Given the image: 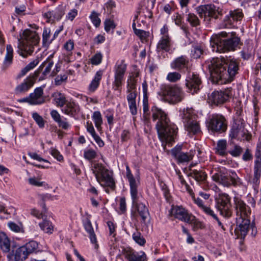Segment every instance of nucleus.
Listing matches in <instances>:
<instances>
[{"label":"nucleus","mask_w":261,"mask_h":261,"mask_svg":"<svg viewBox=\"0 0 261 261\" xmlns=\"http://www.w3.org/2000/svg\"><path fill=\"white\" fill-rule=\"evenodd\" d=\"M151 111L153 120H159L156 128L160 140L165 144L173 142L177 134L176 126L170 122L167 114L161 109L153 107Z\"/></svg>","instance_id":"f257e3e1"},{"label":"nucleus","mask_w":261,"mask_h":261,"mask_svg":"<svg viewBox=\"0 0 261 261\" xmlns=\"http://www.w3.org/2000/svg\"><path fill=\"white\" fill-rule=\"evenodd\" d=\"M240 38L235 33L227 34L222 32L220 34L213 35L211 39V46L214 51L224 53L233 50L237 47Z\"/></svg>","instance_id":"f03ea898"},{"label":"nucleus","mask_w":261,"mask_h":261,"mask_svg":"<svg viewBox=\"0 0 261 261\" xmlns=\"http://www.w3.org/2000/svg\"><path fill=\"white\" fill-rule=\"evenodd\" d=\"M210 79L213 84L222 85L226 83L227 64L223 58H214L207 62Z\"/></svg>","instance_id":"7ed1b4c3"},{"label":"nucleus","mask_w":261,"mask_h":261,"mask_svg":"<svg viewBox=\"0 0 261 261\" xmlns=\"http://www.w3.org/2000/svg\"><path fill=\"white\" fill-rule=\"evenodd\" d=\"M40 40L38 33L35 31L27 29L24 31L21 41L18 45V54L23 57H27L34 52Z\"/></svg>","instance_id":"20e7f679"},{"label":"nucleus","mask_w":261,"mask_h":261,"mask_svg":"<svg viewBox=\"0 0 261 261\" xmlns=\"http://www.w3.org/2000/svg\"><path fill=\"white\" fill-rule=\"evenodd\" d=\"M159 94L171 104H176L181 102L185 98V92L182 88L177 85H163L161 87Z\"/></svg>","instance_id":"39448f33"},{"label":"nucleus","mask_w":261,"mask_h":261,"mask_svg":"<svg viewBox=\"0 0 261 261\" xmlns=\"http://www.w3.org/2000/svg\"><path fill=\"white\" fill-rule=\"evenodd\" d=\"M92 170L97 181L102 186H108L111 188L115 187L112 172L104 167L102 164L94 163L92 166Z\"/></svg>","instance_id":"423d86ee"},{"label":"nucleus","mask_w":261,"mask_h":261,"mask_svg":"<svg viewBox=\"0 0 261 261\" xmlns=\"http://www.w3.org/2000/svg\"><path fill=\"white\" fill-rule=\"evenodd\" d=\"M212 179L224 187H229L232 185L239 186L242 185L241 179L235 172H230L229 174L222 171L214 173L212 176Z\"/></svg>","instance_id":"0eeeda50"},{"label":"nucleus","mask_w":261,"mask_h":261,"mask_svg":"<svg viewBox=\"0 0 261 261\" xmlns=\"http://www.w3.org/2000/svg\"><path fill=\"white\" fill-rule=\"evenodd\" d=\"M196 11L199 17L206 20L207 18L210 20L211 18L217 19L219 15H222V9L216 7L213 4L200 5L196 8Z\"/></svg>","instance_id":"6e6552de"},{"label":"nucleus","mask_w":261,"mask_h":261,"mask_svg":"<svg viewBox=\"0 0 261 261\" xmlns=\"http://www.w3.org/2000/svg\"><path fill=\"white\" fill-rule=\"evenodd\" d=\"M126 68L127 65L125 63L124 60L118 61L116 62L114 68V81L113 83L115 90H118L121 86Z\"/></svg>","instance_id":"1a4fd4ad"},{"label":"nucleus","mask_w":261,"mask_h":261,"mask_svg":"<svg viewBox=\"0 0 261 261\" xmlns=\"http://www.w3.org/2000/svg\"><path fill=\"white\" fill-rule=\"evenodd\" d=\"M237 227L235 229V232L239 237L244 238L248 233L250 227L252 228V234L255 235L256 229L253 225L250 226V220L247 217H237Z\"/></svg>","instance_id":"9d476101"},{"label":"nucleus","mask_w":261,"mask_h":261,"mask_svg":"<svg viewBox=\"0 0 261 261\" xmlns=\"http://www.w3.org/2000/svg\"><path fill=\"white\" fill-rule=\"evenodd\" d=\"M231 89L224 91H214L208 96V102L211 105L218 106L226 102L231 96Z\"/></svg>","instance_id":"9b49d317"},{"label":"nucleus","mask_w":261,"mask_h":261,"mask_svg":"<svg viewBox=\"0 0 261 261\" xmlns=\"http://www.w3.org/2000/svg\"><path fill=\"white\" fill-rule=\"evenodd\" d=\"M216 207L225 217H230L232 213L230 198L228 194H223L217 200Z\"/></svg>","instance_id":"f8f14e48"},{"label":"nucleus","mask_w":261,"mask_h":261,"mask_svg":"<svg viewBox=\"0 0 261 261\" xmlns=\"http://www.w3.org/2000/svg\"><path fill=\"white\" fill-rule=\"evenodd\" d=\"M208 127L213 132H224L227 129L226 120L221 115H213L208 123Z\"/></svg>","instance_id":"ddd939ff"},{"label":"nucleus","mask_w":261,"mask_h":261,"mask_svg":"<svg viewBox=\"0 0 261 261\" xmlns=\"http://www.w3.org/2000/svg\"><path fill=\"white\" fill-rule=\"evenodd\" d=\"M38 74L39 72L35 71L32 75L27 77L22 83L15 87L14 89L15 93L16 94H21L27 92L34 85Z\"/></svg>","instance_id":"4468645a"},{"label":"nucleus","mask_w":261,"mask_h":261,"mask_svg":"<svg viewBox=\"0 0 261 261\" xmlns=\"http://www.w3.org/2000/svg\"><path fill=\"white\" fill-rule=\"evenodd\" d=\"M170 215L186 223H191L194 220V216L189 214L188 212L181 206H173L170 210Z\"/></svg>","instance_id":"2eb2a0df"},{"label":"nucleus","mask_w":261,"mask_h":261,"mask_svg":"<svg viewBox=\"0 0 261 261\" xmlns=\"http://www.w3.org/2000/svg\"><path fill=\"white\" fill-rule=\"evenodd\" d=\"M247 130L245 128V125L242 120H238L234 122L229 133V137L231 139H242L244 138L247 139L246 135Z\"/></svg>","instance_id":"dca6fc26"},{"label":"nucleus","mask_w":261,"mask_h":261,"mask_svg":"<svg viewBox=\"0 0 261 261\" xmlns=\"http://www.w3.org/2000/svg\"><path fill=\"white\" fill-rule=\"evenodd\" d=\"M201 84V81L198 75L190 72L188 73L186 83L188 92L192 94L196 93L199 90Z\"/></svg>","instance_id":"f3484780"},{"label":"nucleus","mask_w":261,"mask_h":261,"mask_svg":"<svg viewBox=\"0 0 261 261\" xmlns=\"http://www.w3.org/2000/svg\"><path fill=\"white\" fill-rule=\"evenodd\" d=\"M234 204L237 217H248L250 214V208L241 199L234 197Z\"/></svg>","instance_id":"a211bd4d"},{"label":"nucleus","mask_w":261,"mask_h":261,"mask_svg":"<svg viewBox=\"0 0 261 261\" xmlns=\"http://www.w3.org/2000/svg\"><path fill=\"white\" fill-rule=\"evenodd\" d=\"M126 177L128 180L130 186L131 197L132 199H133L134 201H136L137 197V191H138V184L134 178V176L132 174L131 171L127 165L126 166Z\"/></svg>","instance_id":"6ab92c4d"},{"label":"nucleus","mask_w":261,"mask_h":261,"mask_svg":"<svg viewBox=\"0 0 261 261\" xmlns=\"http://www.w3.org/2000/svg\"><path fill=\"white\" fill-rule=\"evenodd\" d=\"M124 254L128 261H147L148 258L144 251L136 252L133 250H125Z\"/></svg>","instance_id":"aec40b11"},{"label":"nucleus","mask_w":261,"mask_h":261,"mask_svg":"<svg viewBox=\"0 0 261 261\" xmlns=\"http://www.w3.org/2000/svg\"><path fill=\"white\" fill-rule=\"evenodd\" d=\"M243 17V14L242 10L237 9L233 11H230L228 15L226 16L224 19L225 23L223 24V28H228L232 24L234 21L241 20Z\"/></svg>","instance_id":"412c9836"},{"label":"nucleus","mask_w":261,"mask_h":261,"mask_svg":"<svg viewBox=\"0 0 261 261\" xmlns=\"http://www.w3.org/2000/svg\"><path fill=\"white\" fill-rule=\"evenodd\" d=\"M138 199L139 194L138 191H137V199L136 201H134L133 199H132L133 204L135 207L136 210L139 216L141 217L142 221L145 222L149 215L148 210L145 204L142 202H138Z\"/></svg>","instance_id":"4be33fe9"},{"label":"nucleus","mask_w":261,"mask_h":261,"mask_svg":"<svg viewBox=\"0 0 261 261\" xmlns=\"http://www.w3.org/2000/svg\"><path fill=\"white\" fill-rule=\"evenodd\" d=\"M43 88L40 87L36 88L34 92L31 93L30 96V104L37 105L43 103L45 102V98L43 96Z\"/></svg>","instance_id":"5701e85b"},{"label":"nucleus","mask_w":261,"mask_h":261,"mask_svg":"<svg viewBox=\"0 0 261 261\" xmlns=\"http://www.w3.org/2000/svg\"><path fill=\"white\" fill-rule=\"evenodd\" d=\"M64 114L71 117H74L79 114L80 111L79 106L73 101H68L65 105L61 109Z\"/></svg>","instance_id":"b1692460"},{"label":"nucleus","mask_w":261,"mask_h":261,"mask_svg":"<svg viewBox=\"0 0 261 261\" xmlns=\"http://www.w3.org/2000/svg\"><path fill=\"white\" fill-rule=\"evenodd\" d=\"M127 93L126 98L130 112L133 115H135L137 114L136 104L137 91L127 90Z\"/></svg>","instance_id":"393cba45"},{"label":"nucleus","mask_w":261,"mask_h":261,"mask_svg":"<svg viewBox=\"0 0 261 261\" xmlns=\"http://www.w3.org/2000/svg\"><path fill=\"white\" fill-rule=\"evenodd\" d=\"M189 61L188 58L181 56L174 60L171 63V67L175 70H180L183 68H187Z\"/></svg>","instance_id":"a878e982"},{"label":"nucleus","mask_w":261,"mask_h":261,"mask_svg":"<svg viewBox=\"0 0 261 261\" xmlns=\"http://www.w3.org/2000/svg\"><path fill=\"white\" fill-rule=\"evenodd\" d=\"M226 63L227 64L226 73L228 76L226 78L227 83L232 81L233 77L238 72L239 67L238 63L235 61L230 60Z\"/></svg>","instance_id":"bb28decb"},{"label":"nucleus","mask_w":261,"mask_h":261,"mask_svg":"<svg viewBox=\"0 0 261 261\" xmlns=\"http://www.w3.org/2000/svg\"><path fill=\"white\" fill-rule=\"evenodd\" d=\"M28 255L27 251L22 246L17 248L13 254L8 255V257L14 261H22L28 257Z\"/></svg>","instance_id":"cd10ccee"},{"label":"nucleus","mask_w":261,"mask_h":261,"mask_svg":"<svg viewBox=\"0 0 261 261\" xmlns=\"http://www.w3.org/2000/svg\"><path fill=\"white\" fill-rule=\"evenodd\" d=\"M143 92L144 94L143 100V117L145 120H148L149 118V111L148 104L147 94V84L146 81L142 84Z\"/></svg>","instance_id":"c85d7f7f"},{"label":"nucleus","mask_w":261,"mask_h":261,"mask_svg":"<svg viewBox=\"0 0 261 261\" xmlns=\"http://www.w3.org/2000/svg\"><path fill=\"white\" fill-rule=\"evenodd\" d=\"M180 116L184 123L187 122L191 120H194L197 117L194 109L192 108H184L180 111Z\"/></svg>","instance_id":"c756f323"},{"label":"nucleus","mask_w":261,"mask_h":261,"mask_svg":"<svg viewBox=\"0 0 261 261\" xmlns=\"http://www.w3.org/2000/svg\"><path fill=\"white\" fill-rule=\"evenodd\" d=\"M184 124L186 130L190 134L194 135L200 131V126L196 119L191 120Z\"/></svg>","instance_id":"7c9ffc66"},{"label":"nucleus","mask_w":261,"mask_h":261,"mask_svg":"<svg viewBox=\"0 0 261 261\" xmlns=\"http://www.w3.org/2000/svg\"><path fill=\"white\" fill-rule=\"evenodd\" d=\"M86 231L89 233L91 242L95 244V247L98 246L96 234L94 231L92 224L90 220H87L84 224Z\"/></svg>","instance_id":"2f4dec72"},{"label":"nucleus","mask_w":261,"mask_h":261,"mask_svg":"<svg viewBox=\"0 0 261 261\" xmlns=\"http://www.w3.org/2000/svg\"><path fill=\"white\" fill-rule=\"evenodd\" d=\"M102 75V71L101 70L96 72L94 79L89 85L88 90L89 92L93 93L98 87Z\"/></svg>","instance_id":"473e14b6"},{"label":"nucleus","mask_w":261,"mask_h":261,"mask_svg":"<svg viewBox=\"0 0 261 261\" xmlns=\"http://www.w3.org/2000/svg\"><path fill=\"white\" fill-rule=\"evenodd\" d=\"M64 14V11L63 8L59 7L55 11H49L44 14L43 16L48 19L59 20Z\"/></svg>","instance_id":"72a5a7b5"},{"label":"nucleus","mask_w":261,"mask_h":261,"mask_svg":"<svg viewBox=\"0 0 261 261\" xmlns=\"http://www.w3.org/2000/svg\"><path fill=\"white\" fill-rule=\"evenodd\" d=\"M171 45L170 39L168 35L163 36L159 41L157 48L158 50H164L168 51Z\"/></svg>","instance_id":"f704fd0d"},{"label":"nucleus","mask_w":261,"mask_h":261,"mask_svg":"<svg viewBox=\"0 0 261 261\" xmlns=\"http://www.w3.org/2000/svg\"><path fill=\"white\" fill-rule=\"evenodd\" d=\"M172 153L180 163L188 162L193 158V156L188 153L178 151L174 149L172 150Z\"/></svg>","instance_id":"c9c22d12"},{"label":"nucleus","mask_w":261,"mask_h":261,"mask_svg":"<svg viewBox=\"0 0 261 261\" xmlns=\"http://www.w3.org/2000/svg\"><path fill=\"white\" fill-rule=\"evenodd\" d=\"M38 58L35 59L30 63H29L25 67L22 68L20 72L17 75V79H20L24 76L29 71L34 68L39 63Z\"/></svg>","instance_id":"e433bc0d"},{"label":"nucleus","mask_w":261,"mask_h":261,"mask_svg":"<svg viewBox=\"0 0 261 261\" xmlns=\"http://www.w3.org/2000/svg\"><path fill=\"white\" fill-rule=\"evenodd\" d=\"M40 229L45 233L51 234L54 229V226L50 221L44 219L41 222L39 223Z\"/></svg>","instance_id":"4c0bfd02"},{"label":"nucleus","mask_w":261,"mask_h":261,"mask_svg":"<svg viewBox=\"0 0 261 261\" xmlns=\"http://www.w3.org/2000/svg\"><path fill=\"white\" fill-rule=\"evenodd\" d=\"M54 97V100L55 104L58 107L63 108L68 100L66 99V96L64 94L60 92L54 93L53 95Z\"/></svg>","instance_id":"58836bf2"},{"label":"nucleus","mask_w":261,"mask_h":261,"mask_svg":"<svg viewBox=\"0 0 261 261\" xmlns=\"http://www.w3.org/2000/svg\"><path fill=\"white\" fill-rule=\"evenodd\" d=\"M188 176L193 177L197 182H203L206 178V174L201 170H191Z\"/></svg>","instance_id":"ea45409f"},{"label":"nucleus","mask_w":261,"mask_h":261,"mask_svg":"<svg viewBox=\"0 0 261 261\" xmlns=\"http://www.w3.org/2000/svg\"><path fill=\"white\" fill-rule=\"evenodd\" d=\"M6 54L5 56L4 64L5 66H8L11 64L13 57V49L10 44L6 46Z\"/></svg>","instance_id":"a19ab883"},{"label":"nucleus","mask_w":261,"mask_h":261,"mask_svg":"<svg viewBox=\"0 0 261 261\" xmlns=\"http://www.w3.org/2000/svg\"><path fill=\"white\" fill-rule=\"evenodd\" d=\"M54 64V63L53 61L49 58L42 63L39 68L41 69L45 67V69L42 73L44 76H46L50 73L51 69L53 67Z\"/></svg>","instance_id":"79ce46f5"},{"label":"nucleus","mask_w":261,"mask_h":261,"mask_svg":"<svg viewBox=\"0 0 261 261\" xmlns=\"http://www.w3.org/2000/svg\"><path fill=\"white\" fill-rule=\"evenodd\" d=\"M226 145L227 142L225 140H220L217 143L216 148V152L220 155H225L226 153Z\"/></svg>","instance_id":"37998d69"},{"label":"nucleus","mask_w":261,"mask_h":261,"mask_svg":"<svg viewBox=\"0 0 261 261\" xmlns=\"http://www.w3.org/2000/svg\"><path fill=\"white\" fill-rule=\"evenodd\" d=\"M92 118L97 130L100 131L101 129V125L102 124V119L101 113L99 111H95L93 113Z\"/></svg>","instance_id":"c03bdc74"},{"label":"nucleus","mask_w":261,"mask_h":261,"mask_svg":"<svg viewBox=\"0 0 261 261\" xmlns=\"http://www.w3.org/2000/svg\"><path fill=\"white\" fill-rule=\"evenodd\" d=\"M132 237L133 240L141 246H144L146 244V241L145 239L141 232L137 230L133 233Z\"/></svg>","instance_id":"a18cd8bd"},{"label":"nucleus","mask_w":261,"mask_h":261,"mask_svg":"<svg viewBox=\"0 0 261 261\" xmlns=\"http://www.w3.org/2000/svg\"><path fill=\"white\" fill-rule=\"evenodd\" d=\"M193 200L194 202L204 212L206 215L211 214L212 213V210L211 207L204 205L203 203L202 200L199 198H196L195 196L193 197Z\"/></svg>","instance_id":"49530a36"},{"label":"nucleus","mask_w":261,"mask_h":261,"mask_svg":"<svg viewBox=\"0 0 261 261\" xmlns=\"http://www.w3.org/2000/svg\"><path fill=\"white\" fill-rule=\"evenodd\" d=\"M139 75L138 73H136L130 76L127 80V90L137 91L136 84L137 82L136 77Z\"/></svg>","instance_id":"de8ad7c7"},{"label":"nucleus","mask_w":261,"mask_h":261,"mask_svg":"<svg viewBox=\"0 0 261 261\" xmlns=\"http://www.w3.org/2000/svg\"><path fill=\"white\" fill-rule=\"evenodd\" d=\"M187 20L191 25L196 27L200 24V20L198 17L194 13H190L187 15Z\"/></svg>","instance_id":"09e8293b"},{"label":"nucleus","mask_w":261,"mask_h":261,"mask_svg":"<svg viewBox=\"0 0 261 261\" xmlns=\"http://www.w3.org/2000/svg\"><path fill=\"white\" fill-rule=\"evenodd\" d=\"M28 254L34 252L38 248V243L34 241H30L23 245Z\"/></svg>","instance_id":"8fccbe9b"},{"label":"nucleus","mask_w":261,"mask_h":261,"mask_svg":"<svg viewBox=\"0 0 261 261\" xmlns=\"http://www.w3.org/2000/svg\"><path fill=\"white\" fill-rule=\"evenodd\" d=\"M181 77V75L180 73L174 71L169 72L166 77V79L170 82L175 83L178 81Z\"/></svg>","instance_id":"3c124183"},{"label":"nucleus","mask_w":261,"mask_h":261,"mask_svg":"<svg viewBox=\"0 0 261 261\" xmlns=\"http://www.w3.org/2000/svg\"><path fill=\"white\" fill-rule=\"evenodd\" d=\"M261 175V164H255L254 167V174L252 181L257 184L259 180Z\"/></svg>","instance_id":"603ef678"},{"label":"nucleus","mask_w":261,"mask_h":261,"mask_svg":"<svg viewBox=\"0 0 261 261\" xmlns=\"http://www.w3.org/2000/svg\"><path fill=\"white\" fill-rule=\"evenodd\" d=\"M90 18L92 23L95 27L97 28L100 25L101 20L99 18V14L93 11L90 16Z\"/></svg>","instance_id":"864d4df0"},{"label":"nucleus","mask_w":261,"mask_h":261,"mask_svg":"<svg viewBox=\"0 0 261 261\" xmlns=\"http://www.w3.org/2000/svg\"><path fill=\"white\" fill-rule=\"evenodd\" d=\"M29 183L34 186L41 187L45 185V182L40 181V178L38 177H31L28 179Z\"/></svg>","instance_id":"5fc2aeb1"},{"label":"nucleus","mask_w":261,"mask_h":261,"mask_svg":"<svg viewBox=\"0 0 261 261\" xmlns=\"http://www.w3.org/2000/svg\"><path fill=\"white\" fill-rule=\"evenodd\" d=\"M115 7V2L112 0H109L104 6L105 12L107 14H111L112 10Z\"/></svg>","instance_id":"6e6d98bb"},{"label":"nucleus","mask_w":261,"mask_h":261,"mask_svg":"<svg viewBox=\"0 0 261 261\" xmlns=\"http://www.w3.org/2000/svg\"><path fill=\"white\" fill-rule=\"evenodd\" d=\"M8 226L11 230L15 232H21L23 231V228L21 225H18L13 222H9L8 223Z\"/></svg>","instance_id":"4d7b16f0"},{"label":"nucleus","mask_w":261,"mask_h":261,"mask_svg":"<svg viewBox=\"0 0 261 261\" xmlns=\"http://www.w3.org/2000/svg\"><path fill=\"white\" fill-rule=\"evenodd\" d=\"M32 117L40 127L44 126V121L43 118L37 113H33Z\"/></svg>","instance_id":"13d9d810"},{"label":"nucleus","mask_w":261,"mask_h":261,"mask_svg":"<svg viewBox=\"0 0 261 261\" xmlns=\"http://www.w3.org/2000/svg\"><path fill=\"white\" fill-rule=\"evenodd\" d=\"M203 50L200 47L196 46L191 50L192 57L194 59H198L202 54Z\"/></svg>","instance_id":"bf43d9fd"},{"label":"nucleus","mask_w":261,"mask_h":261,"mask_svg":"<svg viewBox=\"0 0 261 261\" xmlns=\"http://www.w3.org/2000/svg\"><path fill=\"white\" fill-rule=\"evenodd\" d=\"M102 55L100 53H97L91 59V62L93 65H98L102 61Z\"/></svg>","instance_id":"052dcab7"},{"label":"nucleus","mask_w":261,"mask_h":261,"mask_svg":"<svg viewBox=\"0 0 261 261\" xmlns=\"http://www.w3.org/2000/svg\"><path fill=\"white\" fill-rule=\"evenodd\" d=\"M50 31L49 29L45 28L42 34V41L44 44H48L49 40Z\"/></svg>","instance_id":"680f3d73"},{"label":"nucleus","mask_w":261,"mask_h":261,"mask_svg":"<svg viewBox=\"0 0 261 261\" xmlns=\"http://www.w3.org/2000/svg\"><path fill=\"white\" fill-rule=\"evenodd\" d=\"M96 155V152L92 150L89 149L84 152V156L86 159L92 160L95 158Z\"/></svg>","instance_id":"e2e57ef3"},{"label":"nucleus","mask_w":261,"mask_h":261,"mask_svg":"<svg viewBox=\"0 0 261 261\" xmlns=\"http://www.w3.org/2000/svg\"><path fill=\"white\" fill-rule=\"evenodd\" d=\"M50 153L58 161L61 162L63 161V156L60 154V152L58 150L55 148H51Z\"/></svg>","instance_id":"0e129e2a"},{"label":"nucleus","mask_w":261,"mask_h":261,"mask_svg":"<svg viewBox=\"0 0 261 261\" xmlns=\"http://www.w3.org/2000/svg\"><path fill=\"white\" fill-rule=\"evenodd\" d=\"M58 125L60 127H61L62 129L67 130L70 127V125L69 122L67 121V119L65 118L64 120L61 119L58 122Z\"/></svg>","instance_id":"69168bd1"},{"label":"nucleus","mask_w":261,"mask_h":261,"mask_svg":"<svg viewBox=\"0 0 261 261\" xmlns=\"http://www.w3.org/2000/svg\"><path fill=\"white\" fill-rule=\"evenodd\" d=\"M115 25L113 21L110 19H107L105 21V30L107 32H109L111 29H114Z\"/></svg>","instance_id":"338daca9"},{"label":"nucleus","mask_w":261,"mask_h":261,"mask_svg":"<svg viewBox=\"0 0 261 261\" xmlns=\"http://www.w3.org/2000/svg\"><path fill=\"white\" fill-rule=\"evenodd\" d=\"M135 34L138 36L141 39H146L149 36V33L142 30H136Z\"/></svg>","instance_id":"774afa93"}]
</instances>
